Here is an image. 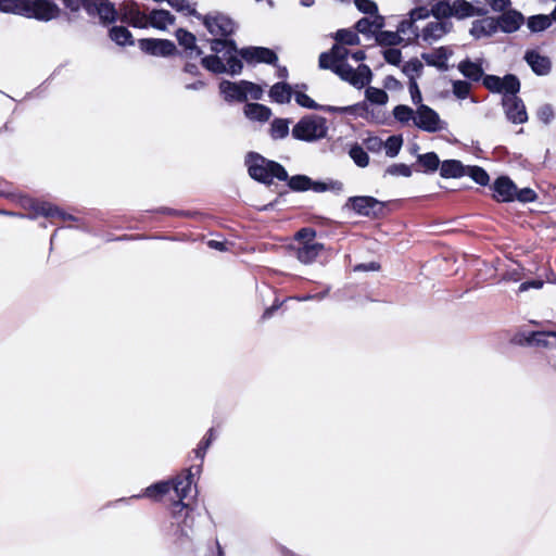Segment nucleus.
I'll return each instance as SVG.
<instances>
[{
  "label": "nucleus",
  "mask_w": 556,
  "mask_h": 556,
  "mask_svg": "<svg viewBox=\"0 0 556 556\" xmlns=\"http://www.w3.org/2000/svg\"><path fill=\"white\" fill-rule=\"evenodd\" d=\"M334 39L343 45L355 46L359 43L358 35L351 29H339L336 33Z\"/></svg>",
  "instance_id": "c03bdc74"
},
{
  "label": "nucleus",
  "mask_w": 556,
  "mask_h": 556,
  "mask_svg": "<svg viewBox=\"0 0 556 556\" xmlns=\"http://www.w3.org/2000/svg\"><path fill=\"white\" fill-rule=\"evenodd\" d=\"M286 181H288V187L292 191H307L309 190V187H312V179L306 175H295L290 178L288 177Z\"/></svg>",
  "instance_id": "e433bc0d"
},
{
  "label": "nucleus",
  "mask_w": 556,
  "mask_h": 556,
  "mask_svg": "<svg viewBox=\"0 0 556 556\" xmlns=\"http://www.w3.org/2000/svg\"><path fill=\"white\" fill-rule=\"evenodd\" d=\"M386 174L391 175V176L409 177V176H412V168L408 165L403 164V163L392 164L387 167Z\"/></svg>",
  "instance_id": "603ef678"
},
{
  "label": "nucleus",
  "mask_w": 556,
  "mask_h": 556,
  "mask_svg": "<svg viewBox=\"0 0 556 556\" xmlns=\"http://www.w3.org/2000/svg\"><path fill=\"white\" fill-rule=\"evenodd\" d=\"M291 122L292 121L290 118H274L268 130L270 138L273 140H282L287 138L290 131L289 127Z\"/></svg>",
  "instance_id": "7c9ffc66"
},
{
  "label": "nucleus",
  "mask_w": 556,
  "mask_h": 556,
  "mask_svg": "<svg viewBox=\"0 0 556 556\" xmlns=\"http://www.w3.org/2000/svg\"><path fill=\"white\" fill-rule=\"evenodd\" d=\"M414 125L427 132H439L447 128V123L441 119L439 114L426 104L417 106Z\"/></svg>",
  "instance_id": "9d476101"
},
{
  "label": "nucleus",
  "mask_w": 556,
  "mask_h": 556,
  "mask_svg": "<svg viewBox=\"0 0 556 556\" xmlns=\"http://www.w3.org/2000/svg\"><path fill=\"white\" fill-rule=\"evenodd\" d=\"M483 86L491 92L502 93V78L495 75H484Z\"/></svg>",
  "instance_id": "09e8293b"
},
{
  "label": "nucleus",
  "mask_w": 556,
  "mask_h": 556,
  "mask_svg": "<svg viewBox=\"0 0 556 556\" xmlns=\"http://www.w3.org/2000/svg\"><path fill=\"white\" fill-rule=\"evenodd\" d=\"M488 11L476 8L471 2H435L431 8V13L435 21L430 22L422 29V38L426 41L438 40L447 34L452 28L450 17L458 20L482 15Z\"/></svg>",
  "instance_id": "f03ea898"
},
{
  "label": "nucleus",
  "mask_w": 556,
  "mask_h": 556,
  "mask_svg": "<svg viewBox=\"0 0 556 556\" xmlns=\"http://www.w3.org/2000/svg\"><path fill=\"white\" fill-rule=\"evenodd\" d=\"M498 22V30L503 33H514L519 29L523 23V16L517 11H506L496 16Z\"/></svg>",
  "instance_id": "412c9836"
},
{
  "label": "nucleus",
  "mask_w": 556,
  "mask_h": 556,
  "mask_svg": "<svg viewBox=\"0 0 556 556\" xmlns=\"http://www.w3.org/2000/svg\"><path fill=\"white\" fill-rule=\"evenodd\" d=\"M466 175L480 186L489 185V174L480 166H467Z\"/></svg>",
  "instance_id": "ea45409f"
},
{
  "label": "nucleus",
  "mask_w": 556,
  "mask_h": 556,
  "mask_svg": "<svg viewBox=\"0 0 556 556\" xmlns=\"http://www.w3.org/2000/svg\"><path fill=\"white\" fill-rule=\"evenodd\" d=\"M245 165L250 177L258 182L271 185L275 178L281 181L288 179V173L281 164L267 160L260 153L249 152Z\"/></svg>",
  "instance_id": "7ed1b4c3"
},
{
  "label": "nucleus",
  "mask_w": 556,
  "mask_h": 556,
  "mask_svg": "<svg viewBox=\"0 0 556 556\" xmlns=\"http://www.w3.org/2000/svg\"><path fill=\"white\" fill-rule=\"evenodd\" d=\"M520 90V81L517 76L507 74L502 78V92L504 96H516Z\"/></svg>",
  "instance_id": "58836bf2"
},
{
  "label": "nucleus",
  "mask_w": 556,
  "mask_h": 556,
  "mask_svg": "<svg viewBox=\"0 0 556 556\" xmlns=\"http://www.w3.org/2000/svg\"><path fill=\"white\" fill-rule=\"evenodd\" d=\"M430 10H428L426 7H419V8H416L414 9L413 11H410V17L409 20H404L400 23L399 25V31L401 34H405V26H409V27H413L414 24L419 21V20H424L426 17L429 16L430 14Z\"/></svg>",
  "instance_id": "72a5a7b5"
},
{
  "label": "nucleus",
  "mask_w": 556,
  "mask_h": 556,
  "mask_svg": "<svg viewBox=\"0 0 556 556\" xmlns=\"http://www.w3.org/2000/svg\"><path fill=\"white\" fill-rule=\"evenodd\" d=\"M349 155L359 167H366L369 164V156L367 152L358 143H355L350 148Z\"/></svg>",
  "instance_id": "4c0bfd02"
},
{
  "label": "nucleus",
  "mask_w": 556,
  "mask_h": 556,
  "mask_svg": "<svg viewBox=\"0 0 556 556\" xmlns=\"http://www.w3.org/2000/svg\"><path fill=\"white\" fill-rule=\"evenodd\" d=\"M384 60L392 65H399L402 60V53L399 49L390 48L383 52Z\"/></svg>",
  "instance_id": "4d7b16f0"
},
{
  "label": "nucleus",
  "mask_w": 556,
  "mask_h": 556,
  "mask_svg": "<svg viewBox=\"0 0 556 556\" xmlns=\"http://www.w3.org/2000/svg\"><path fill=\"white\" fill-rule=\"evenodd\" d=\"M176 38L178 43L185 48L186 54L189 58H198L203 54V51L195 45V36L182 28L177 29Z\"/></svg>",
  "instance_id": "4be33fe9"
},
{
  "label": "nucleus",
  "mask_w": 556,
  "mask_h": 556,
  "mask_svg": "<svg viewBox=\"0 0 556 556\" xmlns=\"http://www.w3.org/2000/svg\"><path fill=\"white\" fill-rule=\"evenodd\" d=\"M316 237V231L313 228H302L300 229L296 235L295 239L302 242H314V239Z\"/></svg>",
  "instance_id": "680f3d73"
},
{
  "label": "nucleus",
  "mask_w": 556,
  "mask_h": 556,
  "mask_svg": "<svg viewBox=\"0 0 556 556\" xmlns=\"http://www.w3.org/2000/svg\"><path fill=\"white\" fill-rule=\"evenodd\" d=\"M292 93L291 86L283 81L273 85L268 92L271 101L279 104L289 103L291 101Z\"/></svg>",
  "instance_id": "a878e982"
},
{
  "label": "nucleus",
  "mask_w": 556,
  "mask_h": 556,
  "mask_svg": "<svg viewBox=\"0 0 556 556\" xmlns=\"http://www.w3.org/2000/svg\"><path fill=\"white\" fill-rule=\"evenodd\" d=\"M213 437H214V429L211 428L207 432V438H204L200 444L198 445V447L194 450V453H195V456L198 458H200L201 460H203L204 458V455H205V452L206 450L208 448V446L211 445L212 441H213Z\"/></svg>",
  "instance_id": "6e6d98bb"
},
{
  "label": "nucleus",
  "mask_w": 556,
  "mask_h": 556,
  "mask_svg": "<svg viewBox=\"0 0 556 556\" xmlns=\"http://www.w3.org/2000/svg\"><path fill=\"white\" fill-rule=\"evenodd\" d=\"M515 182L507 176H500L492 185L493 198L497 202H513L516 193Z\"/></svg>",
  "instance_id": "dca6fc26"
},
{
  "label": "nucleus",
  "mask_w": 556,
  "mask_h": 556,
  "mask_svg": "<svg viewBox=\"0 0 556 556\" xmlns=\"http://www.w3.org/2000/svg\"><path fill=\"white\" fill-rule=\"evenodd\" d=\"M21 202L25 208L33 211V214L26 215L28 218L42 215L46 217H60L63 220L73 219L72 215L61 212L56 206L47 202H38L31 198H23Z\"/></svg>",
  "instance_id": "9b49d317"
},
{
  "label": "nucleus",
  "mask_w": 556,
  "mask_h": 556,
  "mask_svg": "<svg viewBox=\"0 0 556 556\" xmlns=\"http://www.w3.org/2000/svg\"><path fill=\"white\" fill-rule=\"evenodd\" d=\"M344 206L359 216L371 219L383 218L387 215V203L369 195L350 197Z\"/></svg>",
  "instance_id": "0eeeda50"
},
{
  "label": "nucleus",
  "mask_w": 556,
  "mask_h": 556,
  "mask_svg": "<svg viewBox=\"0 0 556 556\" xmlns=\"http://www.w3.org/2000/svg\"><path fill=\"white\" fill-rule=\"evenodd\" d=\"M365 96L369 102L379 105L386 104L389 99L384 90L375 87H368L365 91Z\"/></svg>",
  "instance_id": "37998d69"
},
{
  "label": "nucleus",
  "mask_w": 556,
  "mask_h": 556,
  "mask_svg": "<svg viewBox=\"0 0 556 556\" xmlns=\"http://www.w3.org/2000/svg\"><path fill=\"white\" fill-rule=\"evenodd\" d=\"M422 67V63L419 60L414 59L404 64L403 73H405L410 80L412 78H414V75H420Z\"/></svg>",
  "instance_id": "864d4df0"
},
{
  "label": "nucleus",
  "mask_w": 556,
  "mask_h": 556,
  "mask_svg": "<svg viewBox=\"0 0 556 556\" xmlns=\"http://www.w3.org/2000/svg\"><path fill=\"white\" fill-rule=\"evenodd\" d=\"M384 25V20L380 15L366 16L358 20L355 24V28L358 33L362 34H370L376 30L382 28Z\"/></svg>",
  "instance_id": "c85d7f7f"
},
{
  "label": "nucleus",
  "mask_w": 556,
  "mask_h": 556,
  "mask_svg": "<svg viewBox=\"0 0 556 556\" xmlns=\"http://www.w3.org/2000/svg\"><path fill=\"white\" fill-rule=\"evenodd\" d=\"M399 33V30L397 33L382 31L379 36V42L389 46L397 45L401 40Z\"/></svg>",
  "instance_id": "13d9d810"
},
{
  "label": "nucleus",
  "mask_w": 556,
  "mask_h": 556,
  "mask_svg": "<svg viewBox=\"0 0 556 556\" xmlns=\"http://www.w3.org/2000/svg\"><path fill=\"white\" fill-rule=\"evenodd\" d=\"M239 55L248 63H265L276 65L278 56L276 52L265 47H247L239 50Z\"/></svg>",
  "instance_id": "f8f14e48"
},
{
  "label": "nucleus",
  "mask_w": 556,
  "mask_h": 556,
  "mask_svg": "<svg viewBox=\"0 0 556 556\" xmlns=\"http://www.w3.org/2000/svg\"><path fill=\"white\" fill-rule=\"evenodd\" d=\"M364 146L370 152H379L383 147V141L378 137H369L364 140Z\"/></svg>",
  "instance_id": "69168bd1"
},
{
  "label": "nucleus",
  "mask_w": 556,
  "mask_h": 556,
  "mask_svg": "<svg viewBox=\"0 0 556 556\" xmlns=\"http://www.w3.org/2000/svg\"><path fill=\"white\" fill-rule=\"evenodd\" d=\"M453 54L452 50L446 47H440L432 52L422 53V60L430 66H434L440 71H447V60Z\"/></svg>",
  "instance_id": "6ab92c4d"
},
{
  "label": "nucleus",
  "mask_w": 556,
  "mask_h": 556,
  "mask_svg": "<svg viewBox=\"0 0 556 556\" xmlns=\"http://www.w3.org/2000/svg\"><path fill=\"white\" fill-rule=\"evenodd\" d=\"M525 60L536 75L544 76L551 72L552 63L549 58L541 55L534 50L527 51Z\"/></svg>",
  "instance_id": "f3484780"
},
{
  "label": "nucleus",
  "mask_w": 556,
  "mask_h": 556,
  "mask_svg": "<svg viewBox=\"0 0 556 556\" xmlns=\"http://www.w3.org/2000/svg\"><path fill=\"white\" fill-rule=\"evenodd\" d=\"M403 144L402 137L400 136H391L387 139V141L383 143L386 148V154L389 157H395Z\"/></svg>",
  "instance_id": "49530a36"
},
{
  "label": "nucleus",
  "mask_w": 556,
  "mask_h": 556,
  "mask_svg": "<svg viewBox=\"0 0 556 556\" xmlns=\"http://www.w3.org/2000/svg\"><path fill=\"white\" fill-rule=\"evenodd\" d=\"M177 11H188L190 14L195 15L199 20H202L206 29L216 37H228L233 34L236 29L235 22L227 15L215 12L205 15L198 14L194 5L197 2H168Z\"/></svg>",
  "instance_id": "20e7f679"
},
{
  "label": "nucleus",
  "mask_w": 556,
  "mask_h": 556,
  "mask_svg": "<svg viewBox=\"0 0 556 556\" xmlns=\"http://www.w3.org/2000/svg\"><path fill=\"white\" fill-rule=\"evenodd\" d=\"M543 285H544V281L541 279L525 281L519 286L518 291L525 292V291H528L530 288L541 289L543 287Z\"/></svg>",
  "instance_id": "774afa93"
},
{
  "label": "nucleus",
  "mask_w": 556,
  "mask_h": 556,
  "mask_svg": "<svg viewBox=\"0 0 556 556\" xmlns=\"http://www.w3.org/2000/svg\"><path fill=\"white\" fill-rule=\"evenodd\" d=\"M334 62H344L349 55L348 49L339 45H334L329 51Z\"/></svg>",
  "instance_id": "e2e57ef3"
},
{
  "label": "nucleus",
  "mask_w": 556,
  "mask_h": 556,
  "mask_svg": "<svg viewBox=\"0 0 556 556\" xmlns=\"http://www.w3.org/2000/svg\"><path fill=\"white\" fill-rule=\"evenodd\" d=\"M538 117L545 124L551 123L554 118V110L551 104H544L538 110Z\"/></svg>",
  "instance_id": "052dcab7"
},
{
  "label": "nucleus",
  "mask_w": 556,
  "mask_h": 556,
  "mask_svg": "<svg viewBox=\"0 0 556 556\" xmlns=\"http://www.w3.org/2000/svg\"><path fill=\"white\" fill-rule=\"evenodd\" d=\"M71 12H77L81 8L90 16H99L103 24H111L121 20L135 27L151 25L159 29H165L174 23V16L165 10H154L150 15L140 11L137 2H122L115 8L114 2H64Z\"/></svg>",
  "instance_id": "f257e3e1"
},
{
  "label": "nucleus",
  "mask_w": 556,
  "mask_h": 556,
  "mask_svg": "<svg viewBox=\"0 0 556 556\" xmlns=\"http://www.w3.org/2000/svg\"><path fill=\"white\" fill-rule=\"evenodd\" d=\"M357 7V9L366 14H369V16L378 15V8L376 2H354Z\"/></svg>",
  "instance_id": "338daca9"
},
{
  "label": "nucleus",
  "mask_w": 556,
  "mask_h": 556,
  "mask_svg": "<svg viewBox=\"0 0 556 556\" xmlns=\"http://www.w3.org/2000/svg\"><path fill=\"white\" fill-rule=\"evenodd\" d=\"M294 98H295V102L302 106V108H306V109H311V110H321L323 111V106L324 105H319L317 104L313 99H311L306 93L304 92H301V91H295L294 93Z\"/></svg>",
  "instance_id": "de8ad7c7"
},
{
  "label": "nucleus",
  "mask_w": 556,
  "mask_h": 556,
  "mask_svg": "<svg viewBox=\"0 0 556 556\" xmlns=\"http://www.w3.org/2000/svg\"><path fill=\"white\" fill-rule=\"evenodd\" d=\"M110 38L119 46L132 45L131 33L123 26H113L110 29Z\"/></svg>",
  "instance_id": "f704fd0d"
},
{
  "label": "nucleus",
  "mask_w": 556,
  "mask_h": 556,
  "mask_svg": "<svg viewBox=\"0 0 556 556\" xmlns=\"http://www.w3.org/2000/svg\"><path fill=\"white\" fill-rule=\"evenodd\" d=\"M408 89H409V93H410V98H412L413 103L416 104L417 106L422 104L421 103L422 96H421V92L419 90V87H418L415 78H412L409 80Z\"/></svg>",
  "instance_id": "bf43d9fd"
},
{
  "label": "nucleus",
  "mask_w": 556,
  "mask_h": 556,
  "mask_svg": "<svg viewBox=\"0 0 556 556\" xmlns=\"http://www.w3.org/2000/svg\"><path fill=\"white\" fill-rule=\"evenodd\" d=\"M244 91L247 94V99L250 97L253 100H261L264 94V90L260 85L254 84L249 80H247V85L244 86Z\"/></svg>",
  "instance_id": "5fc2aeb1"
},
{
  "label": "nucleus",
  "mask_w": 556,
  "mask_h": 556,
  "mask_svg": "<svg viewBox=\"0 0 556 556\" xmlns=\"http://www.w3.org/2000/svg\"><path fill=\"white\" fill-rule=\"evenodd\" d=\"M498 31V22L496 17H484L472 23L470 34L475 38L489 37Z\"/></svg>",
  "instance_id": "a211bd4d"
},
{
  "label": "nucleus",
  "mask_w": 556,
  "mask_h": 556,
  "mask_svg": "<svg viewBox=\"0 0 556 556\" xmlns=\"http://www.w3.org/2000/svg\"><path fill=\"white\" fill-rule=\"evenodd\" d=\"M393 116L396 121H399L403 124H406L409 121L414 122V117L416 116V111H414L412 108H409L407 105L400 104L393 109Z\"/></svg>",
  "instance_id": "79ce46f5"
},
{
  "label": "nucleus",
  "mask_w": 556,
  "mask_h": 556,
  "mask_svg": "<svg viewBox=\"0 0 556 556\" xmlns=\"http://www.w3.org/2000/svg\"><path fill=\"white\" fill-rule=\"evenodd\" d=\"M457 68L467 79L471 81H479L484 76L481 60L472 62L469 59H465L458 63Z\"/></svg>",
  "instance_id": "5701e85b"
},
{
  "label": "nucleus",
  "mask_w": 556,
  "mask_h": 556,
  "mask_svg": "<svg viewBox=\"0 0 556 556\" xmlns=\"http://www.w3.org/2000/svg\"><path fill=\"white\" fill-rule=\"evenodd\" d=\"M224 59L226 60V63L218 55H207L202 58L201 64L214 74L227 73L231 76L241 74L243 63L239 53H227Z\"/></svg>",
  "instance_id": "6e6552de"
},
{
  "label": "nucleus",
  "mask_w": 556,
  "mask_h": 556,
  "mask_svg": "<svg viewBox=\"0 0 556 556\" xmlns=\"http://www.w3.org/2000/svg\"><path fill=\"white\" fill-rule=\"evenodd\" d=\"M192 482V475L190 471L186 477H178L174 480L172 488L174 489L176 495L179 498L176 505H181L182 507L187 506L186 504L182 503V501L187 498L189 493L191 492Z\"/></svg>",
  "instance_id": "bb28decb"
},
{
  "label": "nucleus",
  "mask_w": 556,
  "mask_h": 556,
  "mask_svg": "<svg viewBox=\"0 0 556 556\" xmlns=\"http://www.w3.org/2000/svg\"><path fill=\"white\" fill-rule=\"evenodd\" d=\"M247 80L230 81L222 80L219 83V92L226 102H245L247 94L244 86Z\"/></svg>",
  "instance_id": "2eb2a0df"
},
{
  "label": "nucleus",
  "mask_w": 556,
  "mask_h": 556,
  "mask_svg": "<svg viewBox=\"0 0 556 556\" xmlns=\"http://www.w3.org/2000/svg\"><path fill=\"white\" fill-rule=\"evenodd\" d=\"M324 249V244L319 242H302L296 248V258L303 264H311L318 257Z\"/></svg>",
  "instance_id": "aec40b11"
},
{
  "label": "nucleus",
  "mask_w": 556,
  "mask_h": 556,
  "mask_svg": "<svg viewBox=\"0 0 556 556\" xmlns=\"http://www.w3.org/2000/svg\"><path fill=\"white\" fill-rule=\"evenodd\" d=\"M0 12L48 22L61 16L55 2H0Z\"/></svg>",
  "instance_id": "39448f33"
},
{
  "label": "nucleus",
  "mask_w": 556,
  "mask_h": 556,
  "mask_svg": "<svg viewBox=\"0 0 556 556\" xmlns=\"http://www.w3.org/2000/svg\"><path fill=\"white\" fill-rule=\"evenodd\" d=\"M453 87V93L458 99H466L471 90V86L466 80H454L452 84Z\"/></svg>",
  "instance_id": "8fccbe9b"
},
{
  "label": "nucleus",
  "mask_w": 556,
  "mask_h": 556,
  "mask_svg": "<svg viewBox=\"0 0 556 556\" xmlns=\"http://www.w3.org/2000/svg\"><path fill=\"white\" fill-rule=\"evenodd\" d=\"M503 106L508 121L514 124H523L528 121V114L523 101L517 96H504Z\"/></svg>",
  "instance_id": "ddd939ff"
},
{
  "label": "nucleus",
  "mask_w": 556,
  "mask_h": 556,
  "mask_svg": "<svg viewBox=\"0 0 556 556\" xmlns=\"http://www.w3.org/2000/svg\"><path fill=\"white\" fill-rule=\"evenodd\" d=\"M170 489H172L170 482H167V481L157 482V483L147 488L146 495L148 497L156 498L159 496L167 494Z\"/></svg>",
  "instance_id": "a18cd8bd"
},
{
  "label": "nucleus",
  "mask_w": 556,
  "mask_h": 556,
  "mask_svg": "<svg viewBox=\"0 0 556 556\" xmlns=\"http://www.w3.org/2000/svg\"><path fill=\"white\" fill-rule=\"evenodd\" d=\"M440 175L443 178H459L466 175V167L458 160H446L440 166Z\"/></svg>",
  "instance_id": "cd10ccee"
},
{
  "label": "nucleus",
  "mask_w": 556,
  "mask_h": 556,
  "mask_svg": "<svg viewBox=\"0 0 556 556\" xmlns=\"http://www.w3.org/2000/svg\"><path fill=\"white\" fill-rule=\"evenodd\" d=\"M323 111L328 113H349L365 119L369 118V105L365 101L349 106H323Z\"/></svg>",
  "instance_id": "b1692460"
},
{
  "label": "nucleus",
  "mask_w": 556,
  "mask_h": 556,
  "mask_svg": "<svg viewBox=\"0 0 556 556\" xmlns=\"http://www.w3.org/2000/svg\"><path fill=\"white\" fill-rule=\"evenodd\" d=\"M139 48L147 54L155 56H169L176 51L175 43L167 39H140Z\"/></svg>",
  "instance_id": "4468645a"
},
{
  "label": "nucleus",
  "mask_w": 556,
  "mask_h": 556,
  "mask_svg": "<svg viewBox=\"0 0 556 556\" xmlns=\"http://www.w3.org/2000/svg\"><path fill=\"white\" fill-rule=\"evenodd\" d=\"M549 337L556 339V332L555 331H535V332H531L530 336L526 340L529 345L544 346V348L556 346V343L549 342L547 340V338H549Z\"/></svg>",
  "instance_id": "473e14b6"
},
{
  "label": "nucleus",
  "mask_w": 556,
  "mask_h": 556,
  "mask_svg": "<svg viewBox=\"0 0 556 556\" xmlns=\"http://www.w3.org/2000/svg\"><path fill=\"white\" fill-rule=\"evenodd\" d=\"M440 164V159L435 152L419 154L417 156V165L420 166L421 168H416V170L426 174H431L437 172Z\"/></svg>",
  "instance_id": "c756f323"
},
{
  "label": "nucleus",
  "mask_w": 556,
  "mask_h": 556,
  "mask_svg": "<svg viewBox=\"0 0 556 556\" xmlns=\"http://www.w3.org/2000/svg\"><path fill=\"white\" fill-rule=\"evenodd\" d=\"M338 62H334L330 52H323L319 55V67L324 70H331L333 72V66H337Z\"/></svg>",
  "instance_id": "0e129e2a"
},
{
  "label": "nucleus",
  "mask_w": 556,
  "mask_h": 556,
  "mask_svg": "<svg viewBox=\"0 0 556 556\" xmlns=\"http://www.w3.org/2000/svg\"><path fill=\"white\" fill-rule=\"evenodd\" d=\"M552 20L551 15H533L528 20V27L533 33L543 31L551 26Z\"/></svg>",
  "instance_id": "c9c22d12"
},
{
  "label": "nucleus",
  "mask_w": 556,
  "mask_h": 556,
  "mask_svg": "<svg viewBox=\"0 0 556 556\" xmlns=\"http://www.w3.org/2000/svg\"><path fill=\"white\" fill-rule=\"evenodd\" d=\"M333 73L342 80L348 81L357 89H362L367 86L372 78V72L366 64H361L355 70L345 62H339L337 66H333Z\"/></svg>",
  "instance_id": "1a4fd4ad"
},
{
  "label": "nucleus",
  "mask_w": 556,
  "mask_h": 556,
  "mask_svg": "<svg viewBox=\"0 0 556 556\" xmlns=\"http://www.w3.org/2000/svg\"><path fill=\"white\" fill-rule=\"evenodd\" d=\"M515 201L521 202V203H530L534 202L538 198L535 191L531 188H522L518 189L516 187V193H515Z\"/></svg>",
  "instance_id": "3c124183"
},
{
  "label": "nucleus",
  "mask_w": 556,
  "mask_h": 556,
  "mask_svg": "<svg viewBox=\"0 0 556 556\" xmlns=\"http://www.w3.org/2000/svg\"><path fill=\"white\" fill-rule=\"evenodd\" d=\"M225 37L215 38L211 40V50L214 52L213 55H217L220 52H224V56H226L227 53H239L237 43L232 39H224Z\"/></svg>",
  "instance_id": "2f4dec72"
},
{
  "label": "nucleus",
  "mask_w": 556,
  "mask_h": 556,
  "mask_svg": "<svg viewBox=\"0 0 556 556\" xmlns=\"http://www.w3.org/2000/svg\"><path fill=\"white\" fill-rule=\"evenodd\" d=\"M327 119L320 115L307 114L293 126L291 135L295 140L316 142L327 137Z\"/></svg>",
  "instance_id": "423d86ee"
},
{
  "label": "nucleus",
  "mask_w": 556,
  "mask_h": 556,
  "mask_svg": "<svg viewBox=\"0 0 556 556\" xmlns=\"http://www.w3.org/2000/svg\"><path fill=\"white\" fill-rule=\"evenodd\" d=\"M244 115L251 121L267 122L271 116V110L261 103H247L243 108Z\"/></svg>",
  "instance_id": "393cba45"
},
{
  "label": "nucleus",
  "mask_w": 556,
  "mask_h": 556,
  "mask_svg": "<svg viewBox=\"0 0 556 556\" xmlns=\"http://www.w3.org/2000/svg\"><path fill=\"white\" fill-rule=\"evenodd\" d=\"M309 190L315 192L331 190L339 193L343 190V182L339 180H329L328 182L312 180V187H309Z\"/></svg>",
  "instance_id": "a19ab883"
}]
</instances>
